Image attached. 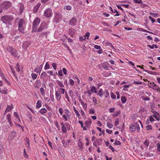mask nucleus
I'll list each match as a JSON object with an SVG mask.
<instances>
[{
	"label": "nucleus",
	"instance_id": "1",
	"mask_svg": "<svg viewBox=\"0 0 160 160\" xmlns=\"http://www.w3.org/2000/svg\"><path fill=\"white\" fill-rule=\"evenodd\" d=\"M18 30L19 32L22 33H24L25 28V22L23 19H20L18 21Z\"/></svg>",
	"mask_w": 160,
	"mask_h": 160
},
{
	"label": "nucleus",
	"instance_id": "2",
	"mask_svg": "<svg viewBox=\"0 0 160 160\" xmlns=\"http://www.w3.org/2000/svg\"><path fill=\"white\" fill-rule=\"evenodd\" d=\"M65 92V89L62 88H59L58 90H55V97L58 101H59L61 100V94H63Z\"/></svg>",
	"mask_w": 160,
	"mask_h": 160
},
{
	"label": "nucleus",
	"instance_id": "3",
	"mask_svg": "<svg viewBox=\"0 0 160 160\" xmlns=\"http://www.w3.org/2000/svg\"><path fill=\"white\" fill-rule=\"evenodd\" d=\"M141 128H142V125L140 121L139 120L135 123L132 124L130 126V129H133L134 130H140Z\"/></svg>",
	"mask_w": 160,
	"mask_h": 160
},
{
	"label": "nucleus",
	"instance_id": "4",
	"mask_svg": "<svg viewBox=\"0 0 160 160\" xmlns=\"http://www.w3.org/2000/svg\"><path fill=\"white\" fill-rule=\"evenodd\" d=\"M141 128H142V125L140 121L139 120L135 123L132 124L130 126V129H133L134 130H140Z\"/></svg>",
	"mask_w": 160,
	"mask_h": 160
},
{
	"label": "nucleus",
	"instance_id": "5",
	"mask_svg": "<svg viewBox=\"0 0 160 160\" xmlns=\"http://www.w3.org/2000/svg\"><path fill=\"white\" fill-rule=\"evenodd\" d=\"M40 22V19L38 18H35L33 22L32 26V32H35L37 30L38 25Z\"/></svg>",
	"mask_w": 160,
	"mask_h": 160
},
{
	"label": "nucleus",
	"instance_id": "6",
	"mask_svg": "<svg viewBox=\"0 0 160 160\" xmlns=\"http://www.w3.org/2000/svg\"><path fill=\"white\" fill-rule=\"evenodd\" d=\"M11 2L10 1H6L1 3L0 4V7L2 9L7 10L11 6Z\"/></svg>",
	"mask_w": 160,
	"mask_h": 160
},
{
	"label": "nucleus",
	"instance_id": "7",
	"mask_svg": "<svg viewBox=\"0 0 160 160\" xmlns=\"http://www.w3.org/2000/svg\"><path fill=\"white\" fill-rule=\"evenodd\" d=\"M52 14V10L50 8H47L44 12L43 15L46 18L51 17Z\"/></svg>",
	"mask_w": 160,
	"mask_h": 160
},
{
	"label": "nucleus",
	"instance_id": "8",
	"mask_svg": "<svg viewBox=\"0 0 160 160\" xmlns=\"http://www.w3.org/2000/svg\"><path fill=\"white\" fill-rule=\"evenodd\" d=\"M12 19V18L9 16L5 15L2 17L1 20L3 23H6L11 21Z\"/></svg>",
	"mask_w": 160,
	"mask_h": 160
},
{
	"label": "nucleus",
	"instance_id": "9",
	"mask_svg": "<svg viewBox=\"0 0 160 160\" xmlns=\"http://www.w3.org/2000/svg\"><path fill=\"white\" fill-rule=\"evenodd\" d=\"M7 50L10 52L11 54L15 57L18 56V51L16 49H13L12 47H9L7 48Z\"/></svg>",
	"mask_w": 160,
	"mask_h": 160
},
{
	"label": "nucleus",
	"instance_id": "10",
	"mask_svg": "<svg viewBox=\"0 0 160 160\" xmlns=\"http://www.w3.org/2000/svg\"><path fill=\"white\" fill-rule=\"evenodd\" d=\"M47 24L45 22L42 23L38 30V32H40L47 28Z\"/></svg>",
	"mask_w": 160,
	"mask_h": 160
},
{
	"label": "nucleus",
	"instance_id": "11",
	"mask_svg": "<svg viewBox=\"0 0 160 160\" xmlns=\"http://www.w3.org/2000/svg\"><path fill=\"white\" fill-rule=\"evenodd\" d=\"M13 108V105L12 104H11V106L8 105L7 106L6 110L4 111V115H5L8 112H9L12 111Z\"/></svg>",
	"mask_w": 160,
	"mask_h": 160
},
{
	"label": "nucleus",
	"instance_id": "12",
	"mask_svg": "<svg viewBox=\"0 0 160 160\" xmlns=\"http://www.w3.org/2000/svg\"><path fill=\"white\" fill-rule=\"evenodd\" d=\"M11 115L10 113H8L6 115V119L8 121V122L9 123V125L11 126H12L13 123L11 121Z\"/></svg>",
	"mask_w": 160,
	"mask_h": 160
},
{
	"label": "nucleus",
	"instance_id": "13",
	"mask_svg": "<svg viewBox=\"0 0 160 160\" xmlns=\"http://www.w3.org/2000/svg\"><path fill=\"white\" fill-rule=\"evenodd\" d=\"M77 22V20L76 18L73 17L71 20L69 22L70 25L72 26H74L76 25Z\"/></svg>",
	"mask_w": 160,
	"mask_h": 160
},
{
	"label": "nucleus",
	"instance_id": "14",
	"mask_svg": "<svg viewBox=\"0 0 160 160\" xmlns=\"http://www.w3.org/2000/svg\"><path fill=\"white\" fill-rule=\"evenodd\" d=\"M90 33L88 32H87L85 35L83 37L81 36L79 37V39L81 41L85 40L86 39V37H87V39H88V38L90 36Z\"/></svg>",
	"mask_w": 160,
	"mask_h": 160
},
{
	"label": "nucleus",
	"instance_id": "15",
	"mask_svg": "<svg viewBox=\"0 0 160 160\" xmlns=\"http://www.w3.org/2000/svg\"><path fill=\"white\" fill-rule=\"evenodd\" d=\"M41 4L40 3H38L35 6L33 9V12L34 13L37 12L38 9L41 6Z\"/></svg>",
	"mask_w": 160,
	"mask_h": 160
},
{
	"label": "nucleus",
	"instance_id": "16",
	"mask_svg": "<svg viewBox=\"0 0 160 160\" xmlns=\"http://www.w3.org/2000/svg\"><path fill=\"white\" fill-rule=\"evenodd\" d=\"M30 44V42H24L22 45V48L24 49H26L29 46Z\"/></svg>",
	"mask_w": 160,
	"mask_h": 160
},
{
	"label": "nucleus",
	"instance_id": "17",
	"mask_svg": "<svg viewBox=\"0 0 160 160\" xmlns=\"http://www.w3.org/2000/svg\"><path fill=\"white\" fill-rule=\"evenodd\" d=\"M109 65L107 62H103L102 65V67L106 70H108V66Z\"/></svg>",
	"mask_w": 160,
	"mask_h": 160
},
{
	"label": "nucleus",
	"instance_id": "18",
	"mask_svg": "<svg viewBox=\"0 0 160 160\" xmlns=\"http://www.w3.org/2000/svg\"><path fill=\"white\" fill-rule=\"evenodd\" d=\"M18 6L19 8V10L20 12V13H22L24 10V5L23 4L21 3H19L18 5Z\"/></svg>",
	"mask_w": 160,
	"mask_h": 160
},
{
	"label": "nucleus",
	"instance_id": "19",
	"mask_svg": "<svg viewBox=\"0 0 160 160\" xmlns=\"http://www.w3.org/2000/svg\"><path fill=\"white\" fill-rule=\"evenodd\" d=\"M75 30L72 28H70L68 29V33L72 37L75 33Z\"/></svg>",
	"mask_w": 160,
	"mask_h": 160
},
{
	"label": "nucleus",
	"instance_id": "20",
	"mask_svg": "<svg viewBox=\"0 0 160 160\" xmlns=\"http://www.w3.org/2000/svg\"><path fill=\"white\" fill-rule=\"evenodd\" d=\"M41 84V82L39 80H37L34 85V86L36 88H38L40 86V85Z\"/></svg>",
	"mask_w": 160,
	"mask_h": 160
},
{
	"label": "nucleus",
	"instance_id": "21",
	"mask_svg": "<svg viewBox=\"0 0 160 160\" xmlns=\"http://www.w3.org/2000/svg\"><path fill=\"white\" fill-rule=\"evenodd\" d=\"M91 120L90 119H88V120L86 121L85 122L86 126L88 128L89 127L91 124Z\"/></svg>",
	"mask_w": 160,
	"mask_h": 160
},
{
	"label": "nucleus",
	"instance_id": "22",
	"mask_svg": "<svg viewBox=\"0 0 160 160\" xmlns=\"http://www.w3.org/2000/svg\"><path fill=\"white\" fill-rule=\"evenodd\" d=\"M0 93L6 94L7 93V89L6 88H0Z\"/></svg>",
	"mask_w": 160,
	"mask_h": 160
},
{
	"label": "nucleus",
	"instance_id": "23",
	"mask_svg": "<svg viewBox=\"0 0 160 160\" xmlns=\"http://www.w3.org/2000/svg\"><path fill=\"white\" fill-rule=\"evenodd\" d=\"M42 106V102L40 100H38L37 102L36 105V108H39Z\"/></svg>",
	"mask_w": 160,
	"mask_h": 160
},
{
	"label": "nucleus",
	"instance_id": "24",
	"mask_svg": "<svg viewBox=\"0 0 160 160\" xmlns=\"http://www.w3.org/2000/svg\"><path fill=\"white\" fill-rule=\"evenodd\" d=\"M110 9L111 11L113 13H115L116 12L117 13V14L114 15L115 16H119V14L118 12L115 9H113L111 7H110Z\"/></svg>",
	"mask_w": 160,
	"mask_h": 160
},
{
	"label": "nucleus",
	"instance_id": "25",
	"mask_svg": "<svg viewBox=\"0 0 160 160\" xmlns=\"http://www.w3.org/2000/svg\"><path fill=\"white\" fill-rule=\"evenodd\" d=\"M104 93L103 91V90L102 88H100L97 94L100 97H102Z\"/></svg>",
	"mask_w": 160,
	"mask_h": 160
},
{
	"label": "nucleus",
	"instance_id": "26",
	"mask_svg": "<svg viewBox=\"0 0 160 160\" xmlns=\"http://www.w3.org/2000/svg\"><path fill=\"white\" fill-rule=\"evenodd\" d=\"M13 115L14 117L18 119L19 122H21L19 116L16 112H14L13 113Z\"/></svg>",
	"mask_w": 160,
	"mask_h": 160
},
{
	"label": "nucleus",
	"instance_id": "27",
	"mask_svg": "<svg viewBox=\"0 0 160 160\" xmlns=\"http://www.w3.org/2000/svg\"><path fill=\"white\" fill-rule=\"evenodd\" d=\"M149 118V119H147L146 121L147 124H148L150 121L151 122H152L155 120L152 116H150Z\"/></svg>",
	"mask_w": 160,
	"mask_h": 160
},
{
	"label": "nucleus",
	"instance_id": "28",
	"mask_svg": "<svg viewBox=\"0 0 160 160\" xmlns=\"http://www.w3.org/2000/svg\"><path fill=\"white\" fill-rule=\"evenodd\" d=\"M47 110L45 108H43L39 111V112L42 114H43L47 112Z\"/></svg>",
	"mask_w": 160,
	"mask_h": 160
},
{
	"label": "nucleus",
	"instance_id": "29",
	"mask_svg": "<svg viewBox=\"0 0 160 160\" xmlns=\"http://www.w3.org/2000/svg\"><path fill=\"white\" fill-rule=\"evenodd\" d=\"M73 110L75 112L76 116L79 118L80 116V114L78 112V110L75 108V107L74 106H73Z\"/></svg>",
	"mask_w": 160,
	"mask_h": 160
},
{
	"label": "nucleus",
	"instance_id": "30",
	"mask_svg": "<svg viewBox=\"0 0 160 160\" xmlns=\"http://www.w3.org/2000/svg\"><path fill=\"white\" fill-rule=\"evenodd\" d=\"M65 114L67 116L68 118H70V111L68 109H65Z\"/></svg>",
	"mask_w": 160,
	"mask_h": 160
},
{
	"label": "nucleus",
	"instance_id": "31",
	"mask_svg": "<svg viewBox=\"0 0 160 160\" xmlns=\"http://www.w3.org/2000/svg\"><path fill=\"white\" fill-rule=\"evenodd\" d=\"M121 100L122 103H125L126 102L127 98L125 97L122 96L121 97Z\"/></svg>",
	"mask_w": 160,
	"mask_h": 160
},
{
	"label": "nucleus",
	"instance_id": "32",
	"mask_svg": "<svg viewBox=\"0 0 160 160\" xmlns=\"http://www.w3.org/2000/svg\"><path fill=\"white\" fill-rule=\"evenodd\" d=\"M15 68L17 72H19L20 71V65L18 63H17L16 65Z\"/></svg>",
	"mask_w": 160,
	"mask_h": 160
},
{
	"label": "nucleus",
	"instance_id": "33",
	"mask_svg": "<svg viewBox=\"0 0 160 160\" xmlns=\"http://www.w3.org/2000/svg\"><path fill=\"white\" fill-rule=\"evenodd\" d=\"M102 139H97L96 142L98 144V145H100L102 143Z\"/></svg>",
	"mask_w": 160,
	"mask_h": 160
},
{
	"label": "nucleus",
	"instance_id": "34",
	"mask_svg": "<svg viewBox=\"0 0 160 160\" xmlns=\"http://www.w3.org/2000/svg\"><path fill=\"white\" fill-rule=\"evenodd\" d=\"M154 117L158 121L160 120V118L159 116V114L158 113H156L154 115H153Z\"/></svg>",
	"mask_w": 160,
	"mask_h": 160
},
{
	"label": "nucleus",
	"instance_id": "35",
	"mask_svg": "<svg viewBox=\"0 0 160 160\" xmlns=\"http://www.w3.org/2000/svg\"><path fill=\"white\" fill-rule=\"evenodd\" d=\"M68 92L70 96L71 97V98H72L74 96V92L73 91L71 90H69Z\"/></svg>",
	"mask_w": 160,
	"mask_h": 160
},
{
	"label": "nucleus",
	"instance_id": "36",
	"mask_svg": "<svg viewBox=\"0 0 160 160\" xmlns=\"http://www.w3.org/2000/svg\"><path fill=\"white\" fill-rule=\"evenodd\" d=\"M32 78L34 80L36 79L37 77V75L34 73H32L31 74Z\"/></svg>",
	"mask_w": 160,
	"mask_h": 160
},
{
	"label": "nucleus",
	"instance_id": "37",
	"mask_svg": "<svg viewBox=\"0 0 160 160\" xmlns=\"http://www.w3.org/2000/svg\"><path fill=\"white\" fill-rule=\"evenodd\" d=\"M91 91L92 92H94L95 93L97 92L96 88L94 86H93L91 87Z\"/></svg>",
	"mask_w": 160,
	"mask_h": 160
},
{
	"label": "nucleus",
	"instance_id": "38",
	"mask_svg": "<svg viewBox=\"0 0 160 160\" xmlns=\"http://www.w3.org/2000/svg\"><path fill=\"white\" fill-rule=\"evenodd\" d=\"M104 95L106 98H107L109 96V92L107 90H105L104 92Z\"/></svg>",
	"mask_w": 160,
	"mask_h": 160
},
{
	"label": "nucleus",
	"instance_id": "39",
	"mask_svg": "<svg viewBox=\"0 0 160 160\" xmlns=\"http://www.w3.org/2000/svg\"><path fill=\"white\" fill-rule=\"evenodd\" d=\"M78 147L81 149L83 148L82 147V143L81 141L79 140L78 142Z\"/></svg>",
	"mask_w": 160,
	"mask_h": 160
},
{
	"label": "nucleus",
	"instance_id": "40",
	"mask_svg": "<svg viewBox=\"0 0 160 160\" xmlns=\"http://www.w3.org/2000/svg\"><path fill=\"white\" fill-rule=\"evenodd\" d=\"M40 92L43 96L45 95V90L43 88H41L40 89Z\"/></svg>",
	"mask_w": 160,
	"mask_h": 160
},
{
	"label": "nucleus",
	"instance_id": "41",
	"mask_svg": "<svg viewBox=\"0 0 160 160\" xmlns=\"http://www.w3.org/2000/svg\"><path fill=\"white\" fill-rule=\"evenodd\" d=\"M60 88H64V86L63 83L60 81H58L57 82Z\"/></svg>",
	"mask_w": 160,
	"mask_h": 160
},
{
	"label": "nucleus",
	"instance_id": "42",
	"mask_svg": "<svg viewBox=\"0 0 160 160\" xmlns=\"http://www.w3.org/2000/svg\"><path fill=\"white\" fill-rule=\"evenodd\" d=\"M148 46L151 49H153L154 48H158V46L155 44H153L151 46L150 45H148Z\"/></svg>",
	"mask_w": 160,
	"mask_h": 160
},
{
	"label": "nucleus",
	"instance_id": "43",
	"mask_svg": "<svg viewBox=\"0 0 160 160\" xmlns=\"http://www.w3.org/2000/svg\"><path fill=\"white\" fill-rule=\"evenodd\" d=\"M10 68L11 70H12V72L13 74V75L14 76H15V74H16V72L14 70V68L11 65L10 66Z\"/></svg>",
	"mask_w": 160,
	"mask_h": 160
},
{
	"label": "nucleus",
	"instance_id": "44",
	"mask_svg": "<svg viewBox=\"0 0 160 160\" xmlns=\"http://www.w3.org/2000/svg\"><path fill=\"white\" fill-rule=\"evenodd\" d=\"M50 66L48 62L46 63L45 66L44 67V69L46 70L49 68Z\"/></svg>",
	"mask_w": 160,
	"mask_h": 160
},
{
	"label": "nucleus",
	"instance_id": "45",
	"mask_svg": "<svg viewBox=\"0 0 160 160\" xmlns=\"http://www.w3.org/2000/svg\"><path fill=\"white\" fill-rule=\"evenodd\" d=\"M120 111H118L116 113H115V114H113V116L114 117H117L120 114Z\"/></svg>",
	"mask_w": 160,
	"mask_h": 160
},
{
	"label": "nucleus",
	"instance_id": "46",
	"mask_svg": "<svg viewBox=\"0 0 160 160\" xmlns=\"http://www.w3.org/2000/svg\"><path fill=\"white\" fill-rule=\"evenodd\" d=\"M135 3H136L138 4L142 3V0H133Z\"/></svg>",
	"mask_w": 160,
	"mask_h": 160
},
{
	"label": "nucleus",
	"instance_id": "47",
	"mask_svg": "<svg viewBox=\"0 0 160 160\" xmlns=\"http://www.w3.org/2000/svg\"><path fill=\"white\" fill-rule=\"evenodd\" d=\"M47 75V73H46L45 72H42L41 74V75L40 76L41 78H43V77H45Z\"/></svg>",
	"mask_w": 160,
	"mask_h": 160
},
{
	"label": "nucleus",
	"instance_id": "48",
	"mask_svg": "<svg viewBox=\"0 0 160 160\" xmlns=\"http://www.w3.org/2000/svg\"><path fill=\"white\" fill-rule=\"evenodd\" d=\"M144 70L146 72H148V73H149L151 74H154L155 73H156L155 72H153L151 71H149L146 70Z\"/></svg>",
	"mask_w": 160,
	"mask_h": 160
},
{
	"label": "nucleus",
	"instance_id": "49",
	"mask_svg": "<svg viewBox=\"0 0 160 160\" xmlns=\"http://www.w3.org/2000/svg\"><path fill=\"white\" fill-rule=\"evenodd\" d=\"M92 101L95 105H96L97 104V99L95 97H92Z\"/></svg>",
	"mask_w": 160,
	"mask_h": 160
},
{
	"label": "nucleus",
	"instance_id": "50",
	"mask_svg": "<svg viewBox=\"0 0 160 160\" xmlns=\"http://www.w3.org/2000/svg\"><path fill=\"white\" fill-rule=\"evenodd\" d=\"M62 143L63 146L65 147H66L67 146V142L65 140H63L62 141Z\"/></svg>",
	"mask_w": 160,
	"mask_h": 160
},
{
	"label": "nucleus",
	"instance_id": "51",
	"mask_svg": "<svg viewBox=\"0 0 160 160\" xmlns=\"http://www.w3.org/2000/svg\"><path fill=\"white\" fill-rule=\"evenodd\" d=\"M110 95L111 96V97L113 99H115L116 98V96L115 94H114L113 92H111L110 93Z\"/></svg>",
	"mask_w": 160,
	"mask_h": 160
},
{
	"label": "nucleus",
	"instance_id": "52",
	"mask_svg": "<svg viewBox=\"0 0 160 160\" xmlns=\"http://www.w3.org/2000/svg\"><path fill=\"white\" fill-rule=\"evenodd\" d=\"M16 132L15 131H13L11 132L10 135L11 137H13L15 136Z\"/></svg>",
	"mask_w": 160,
	"mask_h": 160
},
{
	"label": "nucleus",
	"instance_id": "53",
	"mask_svg": "<svg viewBox=\"0 0 160 160\" xmlns=\"http://www.w3.org/2000/svg\"><path fill=\"white\" fill-rule=\"evenodd\" d=\"M107 125L108 127L109 128H112L113 127L112 124L109 122L107 123Z\"/></svg>",
	"mask_w": 160,
	"mask_h": 160
},
{
	"label": "nucleus",
	"instance_id": "54",
	"mask_svg": "<svg viewBox=\"0 0 160 160\" xmlns=\"http://www.w3.org/2000/svg\"><path fill=\"white\" fill-rule=\"evenodd\" d=\"M62 117H63V118H64V121H67L68 120V117L66 115H65L64 114H63L62 115Z\"/></svg>",
	"mask_w": 160,
	"mask_h": 160
},
{
	"label": "nucleus",
	"instance_id": "55",
	"mask_svg": "<svg viewBox=\"0 0 160 160\" xmlns=\"http://www.w3.org/2000/svg\"><path fill=\"white\" fill-rule=\"evenodd\" d=\"M61 125L62 126V130H67L66 127L64 126V124L63 123H62Z\"/></svg>",
	"mask_w": 160,
	"mask_h": 160
},
{
	"label": "nucleus",
	"instance_id": "56",
	"mask_svg": "<svg viewBox=\"0 0 160 160\" xmlns=\"http://www.w3.org/2000/svg\"><path fill=\"white\" fill-rule=\"evenodd\" d=\"M64 93H65V98H66V99H67L68 101L70 102L69 97L68 95V93H67V92L65 91V92Z\"/></svg>",
	"mask_w": 160,
	"mask_h": 160
},
{
	"label": "nucleus",
	"instance_id": "57",
	"mask_svg": "<svg viewBox=\"0 0 160 160\" xmlns=\"http://www.w3.org/2000/svg\"><path fill=\"white\" fill-rule=\"evenodd\" d=\"M146 130L152 129V127L151 125H148L146 126Z\"/></svg>",
	"mask_w": 160,
	"mask_h": 160
},
{
	"label": "nucleus",
	"instance_id": "58",
	"mask_svg": "<svg viewBox=\"0 0 160 160\" xmlns=\"http://www.w3.org/2000/svg\"><path fill=\"white\" fill-rule=\"evenodd\" d=\"M102 24L105 26L109 27V25L107 22H102Z\"/></svg>",
	"mask_w": 160,
	"mask_h": 160
},
{
	"label": "nucleus",
	"instance_id": "59",
	"mask_svg": "<svg viewBox=\"0 0 160 160\" xmlns=\"http://www.w3.org/2000/svg\"><path fill=\"white\" fill-rule=\"evenodd\" d=\"M54 124L56 125V127H57V128L59 129L60 128V126L58 124V122L57 121H55L54 122Z\"/></svg>",
	"mask_w": 160,
	"mask_h": 160
},
{
	"label": "nucleus",
	"instance_id": "60",
	"mask_svg": "<svg viewBox=\"0 0 160 160\" xmlns=\"http://www.w3.org/2000/svg\"><path fill=\"white\" fill-rule=\"evenodd\" d=\"M69 81L71 85L72 86L74 84V82L72 79H70Z\"/></svg>",
	"mask_w": 160,
	"mask_h": 160
},
{
	"label": "nucleus",
	"instance_id": "61",
	"mask_svg": "<svg viewBox=\"0 0 160 160\" xmlns=\"http://www.w3.org/2000/svg\"><path fill=\"white\" fill-rule=\"evenodd\" d=\"M149 18L150 19L152 23H154L155 22V19H154L153 18H152V17L151 16H150L149 17Z\"/></svg>",
	"mask_w": 160,
	"mask_h": 160
},
{
	"label": "nucleus",
	"instance_id": "62",
	"mask_svg": "<svg viewBox=\"0 0 160 160\" xmlns=\"http://www.w3.org/2000/svg\"><path fill=\"white\" fill-rule=\"evenodd\" d=\"M157 150L158 152H160V143H158L157 144Z\"/></svg>",
	"mask_w": 160,
	"mask_h": 160
},
{
	"label": "nucleus",
	"instance_id": "63",
	"mask_svg": "<svg viewBox=\"0 0 160 160\" xmlns=\"http://www.w3.org/2000/svg\"><path fill=\"white\" fill-rule=\"evenodd\" d=\"M113 144L116 145H120L121 144V142L119 141H116Z\"/></svg>",
	"mask_w": 160,
	"mask_h": 160
},
{
	"label": "nucleus",
	"instance_id": "64",
	"mask_svg": "<svg viewBox=\"0 0 160 160\" xmlns=\"http://www.w3.org/2000/svg\"><path fill=\"white\" fill-rule=\"evenodd\" d=\"M83 107V109L85 110H86L87 109V105L86 103H84L82 105Z\"/></svg>",
	"mask_w": 160,
	"mask_h": 160
}]
</instances>
